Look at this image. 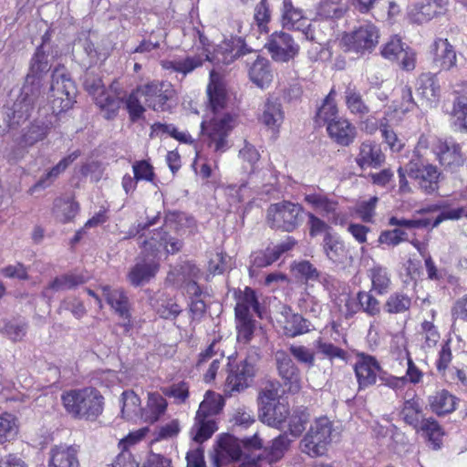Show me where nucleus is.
<instances>
[{
    "mask_svg": "<svg viewBox=\"0 0 467 467\" xmlns=\"http://www.w3.org/2000/svg\"><path fill=\"white\" fill-rule=\"evenodd\" d=\"M207 93L213 116L202 121V134L208 148L214 153L222 154L230 148L228 137L238 120L235 115L221 112L227 102V91L214 69L210 73Z\"/></svg>",
    "mask_w": 467,
    "mask_h": 467,
    "instance_id": "obj_1",
    "label": "nucleus"
},
{
    "mask_svg": "<svg viewBox=\"0 0 467 467\" xmlns=\"http://www.w3.org/2000/svg\"><path fill=\"white\" fill-rule=\"evenodd\" d=\"M181 246V242L168 236L165 232H154L149 240L143 242V258L130 271V282L134 285H140L150 281L158 270V262L167 254L178 252Z\"/></svg>",
    "mask_w": 467,
    "mask_h": 467,
    "instance_id": "obj_2",
    "label": "nucleus"
},
{
    "mask_svg": "<svg viewBox=\"0 0 467 467\" xmlns=\"http://www.w3.org/2000/svg\"><path fill=\"white\" fill-rule=\"evenodd\" d=\"M61 402L67 413L78 420H95L104 409V398L94 388L64 391Z\"/></svg>",
    "mask_w": 467,
    "mask_h": 467,
    "instance_id": "obj_3",
    "label": "nucleus"
},
{
    "mask_svg": "<svg viewBox=\"0 0 467 467\" xmlns=\"http://www.w3.org/2000/svg\"><path fill=\"white\" fill-rule=\"evenodd\" d=\"M49 69L47 57L45 53L38 48L34 55L30 71L26 76V84L23 87L20 97L13 106V124H19L21 120L26 119L31 113L36 100V94L33 93V88L36 84L38 86V80L42 74Z\"/></svg>",
    "mask_w": 467,
    "mask_h": 467,
    "instance_id": "obj_4",
    "label": "nucleus"
},
{
    "mask_svg": "<svg viewBox=\"0 0 467 467\" xmlns=\"http://www.w3.org/2000/svg\"><path fill=\"white\" fill-rule=\"evenodd\" d=\"M77 87L63 67H57L52 74V81L47 99L52 112L59 114L70 109L76 102Z\"/></svg>",
    "mask_w": 467,
    "mask_h": 467,
    "instance_id": "obj_5",
    "label": "nucleus"
},
{
    "mask_svg": "<svg viewBox=\"0 0 467 467\" xmlns=\"http://www.w3.org/2000/svg\"><path fill=\"white\" fill-rule=\"evenodd\" d=\"M333 431V425L328 418L316 419L301 441L302 451L312 458L325 455L332 441Z\"/></svg>",
    "mask_w": 467,
    "mask_h": 467,
    "instance_id": "obj_6",
    "label": "nucleus"
},
{
    "mask_svg": "<svg viewBox=\"0 0 467 467\" xmlns=\"http://www.w3.org/2000/svg\"><path fill=\"white\" fill-rule=\"evenodd\" d=\"M258 302L253 289L245 287L243 294L238 297L235 306L237 340L240 343L247 344L251 341L256 328L252 319L251 312L258 313Z\"/></svg>",
    "mask_w": 467,
    "mask_h": 467,
    "instance_id": "obj_7",
    "label": "nucleus"
},
{
    "mask_svg": "<svg viewBox=\"0 0 467 467\" xmlns=\"http://www.w3.org/2000/svg\"><path fill=\"white\" fill-rule=\"evenodd\" d=\"M304 210L300 204L288 201L271 204L267 210V221L273 228L292 232L302 222Z\"/></svg>",
    "mask_w": 467,
    "mask_h": 467,
    "instance_id": "obj_8",
    "label": "nucleus"
},
{
    "mask_svg": "<svg viewBox=\"0 0 467 467\" xmlns=\"http://www.w3.org/2000/svg\"><path fill=\"white\" fill-rule=\"evenodd\" d=\"M379 32L371 23H364L353 31L346 33L341 39L342 44L349 51L363 54L371 52L379 43Z\"/></svg>",
    "mask_w": 467,
    "mask_h": 467,
    "instance_id": "obj_9",
    "label": "nucleus"
},
{
    "mask_svg": "<svg viewBox=\"0 0 467 467\" xmlns=\"http://www.w3.org/2000/svg\"><path fill=\"white\" fill-rule=\"evenodd\" d=\"M226 379V390L230 393L241 392L254 381L257 372V358L247 357L240 362L232 365Z\"/></svg>",
    "mask_w": 467,
    "mask_h": 467,
    "instance_id": "obj_10",
    "label": "nucleus"
},
{
    "mask_svg": "<svg viewBox=\"0 0 467 467\" xmlns=\"http://www.w3.org/2000/svg\"><path fill=\"white\" fill-rule=\"evenodd\" d=\"M139 92H141L144 102L157 111L168 109L167 103L175 95V90L171 84L157 81L140 86Z\"/></svg>",
    "mask_w": 467,
    "mask_h": 467,
    "instance_id": "obj_11",
    "label": "nucleus"
},
{
    "mask_svg": "<svg viewBox=\"0 0 467 467\" xmlns=\"http://www.w3.org/2000/svg\"><path fill=\"white\" fill-rule=\"evenodd\" d=\"M265 47L275 61L287 62L293 59L299 51V46L293 37L283 31L273 33Z\"/></svg>",
    "mask_w": 467,
    "mask_h": 467,
    "instance_id": "obj_12",
    "label": "nucleus"
},
{
    "mask_svg": "<svg viewBox=\"0 0 467 467\" xmlns=\"http://www.w3.org/2000/svg\"><path fill=\"white\" fill-rule=\"evenodd\" d=\"M408 175L414 179L426 193H432L438 190L440 172L432 164L410 161L408 164Z\"/></svg>",
    "mask_w": 467,
    "mask_h": 467,
    "instance_id": "obj_13",
    "label": "nucleus"
},
{
    "mask_svg": "<svg viewBox=\"0 0 467 467\" xmlns=\"http://www.w3.org/2000/svg\"><path fill=\"white\" fill-rule=\"evenodd\" d=\"M381 55L389 60L397 61L405 70H412L415 67L416 54L406 46L401 39L394 36L381 47Z\"/></svg>",
    "mask_w": 467,
    "mask_h": 467,
    "instance_id": "obj_14",
    "label": "nucleus"
},
{
    "mask_svg": "<svg viewBox=\"0 0 467 467\" xmlns=\"http://www.w3.org/2000/svg\"><path fill=\"white\" fill-rule=\"evenodd\" d=\"M304 201L315 211L327 216L331 223L343 225L346 223V216L337 213V202L327 198L320 191H310L304 195Z\"/></svg>",
    "mask_w": 467,
    "mask_h": 467,
    "instance_id": "obj_15",
    "label": "nucleus"
},
{
    "mask_svg": "<svg viewBox=\"0 0 467 467\" xmlns=\"http://www.w3.org/2000/svg\"><path fill=\"white\" fill-rule=\"evenodd\" d=\"M281 23L284 27L301 31L306 39L314 40L315 35L303 10L293 5L291 0H283Z\"/></svg>",
    "mask_w": 467,
    "mask_h": 467,
    "instance_id": "obj_16",
    "label": "nucleus"
},
{
    "mask_svg": "<svg viewBox=\"0 0 467 467\" xmlns=\"http://www.w3.org/2000/svg\"><path fill=\"white\" fill-rule=\"evenodd\" d=\"M447 0H422L408 6L407 16L411 23L424 24L445 11Z\"/></svg>",
    "mask_w": 467,
    "mask_h": 467,
    "instance_id": "obj_17",
    "label": "nucleus"
},
{
    "mask_svg": "<svg viewBox=\"0 0 467 467\" xmlns=\"http://www.w3.org/2000/svg\"><path fill=\"white\" fill-rule=\"evenodd\" d=\"M85 88L93 96L97 105L105 111V118L111 119L117 114L120 101L117 98L109 97L100 78H87Z\"/></svg>",
    "mask_w": 467,
    "mask_h": 467,
    "instance_id": "obj_18",
    "label": "nucleus"
},
{
    "mask_svg": "<svg viewBox=\"0 0 467 467\" xmlns=\"http://www.w3.org/2000/svg\"><path fill=\"white\" fill-rule=\"evenodd\" d=\"M275 361L278 374L283 379L284 385L291 393L298 392L301 388V377L297 367L291 358L283 350L276 351Z\"/></svg>",
    "mask_w": 467,
    "mask_h": 467,
    "instance_id": "obj_19",
    "label": "nucleus"
},
{
    "mask_svg": "<svg viewBox=\"0 0 467 467\" xmlns=\"http://www.w3.org/2000/svg\"><path fill=\"white\" fill-rule=\"evenodd\" d=\"M467 210L462 207L449 209L443 211L439 216H437L433 221L431 219H398L396 217H391L389 219V225L403 227L406 229H413V228H427L431 225V227L438 226L441 222L445 220H458L462 216H465Z\"/></svg>",
    "mask_w": 467,
    "mask_h": 467,
    "instance_id": "obj_20",
    "label": "nucleus"
},
{
    "mask_svg": "<svg viewBox=\"0 0 467 467\" xmlns=\"http://www.w3.org/2000/svg\"><path fill=\"white\" fill-rule=\"evenodd\" d=\"M244 47L242 36H232L231 39L224 40L219 45L213 54L208 52L205 59L217 65H228L244 54Z\"/></svg>",
    "mask_w": 467,
    "mask_h": 467,
    "instance_id": "obj_21",
    "label": "nucleus"
},
{
    "mask_svg": "<svg viewBox=\"0 0 467 467\" xmlns=\"http://www.w3.org/2000/svg\"><path fill=\"white\" fill-rule=\"evenodd\" d=\"M354 371L359 388H367L376 383L380 366L374 357L361 353L357 355Z\"/></svg>",
    "mask_w": 467,
    "mask_h": 467,
    "instance_id": "obj_22",
    "label": "nucleus"
},
{
    "mask_svg": "<svg viewBox=\"0 0 467 467\" xmlns=\"http://www.w3.org/2000/svg\"><path fill=\"white\" fill-rule=\"evenodd\" d=\"M276 325L288 337H296L309 330L308 324L300 315L292 312L291 308L283 306L275 317Z\"/></svg>",
    "mask_w": 467,
    "mask_h": 467,
    "instance_id": "obj_23",
    "label": "nucleus"
},
{
    "mask_svg": "<svg viewBox=\"0 0 467 467\" xmlns=\"http://www.w3.org/2000/svg\"><path fill=\"white\" fill-rule=\"evenodd\" d=\"M242 452L241 441L235 437L224 434L220 437L214 449L213 461L217 467L239 459Z\"/></svg>",
    "mask_w": 467,
    "mask_h": 467,
    "instance_id": "obj_24",
    "label": "nucleus"
},
{
    "mask_svg": "<svg viewBox=\"0 0 467 467\" xmlns=\"http://www.w3.org/2000/svg\"><path fill=\"white\" fill-rule=\"evenodd\" d=\"M47 467H79L78 448L67 444L53 446L48 452Z\"/></svg>",
    "mask_w": 467,
    "mask_h": 467,
    "instance_id": "obj_25",
    "label": "nucleus"
},
{
    "mask_svg": "<svg viewBox=\"0 0 467 467\" xmlns=\"http://www.w3.org/2000/svg\"><path fill=\"white\" fill-rule=\"evenodd\" d=\"M295 245V241L288 238L280 244L269 246L265 250L254 252L251 255L252 267L262 268L266 267L276 261L280 255L290 250Z\"/></svg>",
    "mask_w": 467,
    "mask_h": 467,
    "instance_id": "obj_26",
    "label": "nucleus"
},
{
    "mask_svg": "<svg viewBox=\"0 0 467 467\" xmlns=\"http://www.w3.org/2000/svg\"><path fill=\"white\" fill-rule=\"evenodd\" d=\"M416 94L422 104L432 107L440 98V85L434 75L422 74L417 80Z\"/></svg>",
    "mask_w": 467,
    "mask_h": 467,
    "instance_id": "obj_27",
    "label": "nucleus"
},
{
    "mask_svg": "<svg viewBox=\"0 0 467 467\" xmlns=\"http://www.w3.org/2000/svg\"><path fill=\"white\" fill-rule=\"evenodd\" d=\"M259 121L273 134L276 135L279 132V129L284 121V112L277 99H267L262 108Z\"/></svg>",
    "mask_w": 467,
    "mask_h": 467,
    "instance_id": "obj_28",
    "label": "nucleus"
},
{
    "mask_svg": "<svg viewBox=\"0 0 467 467\" xmlns=\"http://www.w3.org/2000/svg\"><path fill=\"white\" fill-rule=\"evenodd\" d=\"M384 161L385 155L377 143L368 140L360 144L356 162L361 169L379 168Z\"/></svg>",
    "mask_w": 467,
    "mask_h": 467,
    "instance_id": "obj_29",
    "label": "nucleus"
},
{
    "mask_svg": "<svg viewBox=\"0 0 467 467\" xmlns=\"http://www.w3.org/2000/svg\"><path fill=\"white\" fill-rule=\"evenodd\" d=\"M433 64L440 69L450 70L457 62L453 47L446 38H438L432 45Z\"/></svg>",
    "mask_w": 467,
    "mask_h": 467,
    "instance_id": "obj_30",
    "label": "nucleus"
},
{
    "mask_svg": "<svg viewBox=\"0 0 467 467\" xmlns=\"http://www.w3.org/2000/svg\"><path fill=\"white\" fill-rule=\"evenodd\" d=\"M327 130L329 137L342 146L352 143L357 135L355 126L343 117L329 123Z\"/></svg>",
    "mask_w": 467,
    "mask_h": 467,
    "instance_id": "obj_31",
    "label": "nucleus"
},
{
    "mask_svg": "<svg viewBox=\"0 0 467 467\" xmlns=\"http://www.w3.org/2000/svg\"><path fill=\"white\" fill-rule=\"evenodd\" d=\"M216 342L213 341L207 349L200 354L197 367L199 369H203L206 363L210 360L207 370L203 374V379L206 382H211L215 379V376L221 368V362L223 358V353H218L215 350Z\"/></svg>",
    "mask_w": 467,
    "mask_h": 467,
    "instance_id": "obj_32",
    "label": "nucleus"
},
{
    "mask_svg": "<svg viewBox=\"0 0 467 467\" xmlns=\"http://www.w3.org/2000/svg\"><path fill=\"white\" fill-rule=\"evenodd\" d=\"M102 292L106 296L107 302L112 309L123 319V326H130V310L128 298L124 292L119 289H111L108 285L101 286Z\"/></svg>",
    "mask_w": 467,
    "mask_h": 467,
    "instance_id": "obj_33",
    "label": "nucleus"
},
{
    "mask_svg": "<svg viewBox=\"0 0 467 467\" xmlns=\"http://www.w3.org/2000/svg\"><path fill=\"white\" fill-rule=\"evenodd\" d=\"M166 400L158 392H150L146 406L142 408L141 420L147 423L158 421L167 410Z\"/></svg>",
    "mask_w": 467,
    "mask_h": 467,
    "instance_id": "obj_34",
    "label": "nucleus"
},
{
    "mask_svg": "<svg viewBox=\"0 0 467 467\" xmlns=\"http://www.w3.org/2000/svg\"><path fill=\"white\" fill-rule=\"evenodd\" d=\"M121 417L127 421L141 420L142 408L140 397L132 390L124 391L119 400Z\"/></svg>",
    "mask_w": 467,
    "mask_h": 467,
    "instance_id": "obj_35",
    "label": "nucleus"
},
{
    "mask_svg": "<svg viewBox=\"0 0 467 467\" xmlns=\"http://www.w3.org/2000/svg\"><path fill=\"white\" fill-rule=\"evenodd\" d=\"M260 418L264 423L275 428H283L289 415V410L285 403L277 401V404L265 406L259 409Z\"/></svg>",
    "mask_w": 467,
    "mask_h": 467,
    "instance_id": "obj_36",
    "label": "nucleus"
},
{
    "mask_svg": "<svg viewBox=\"0 0 467 467\" xmlns=\"http://www.w3.org/2000/svg\"><path fill=\"white\" fill-rule=\"evenodd\" d=\"M203 58L200 56L174 57L161 62L162 68L171 72L182 74L185 77L202 64Z\"/></svg>",
    "mask_w": 467,
    "mask_h": 467,
    "instance_id": "obj_37",
    "label": "nucleus"
},
{
    "mask_svg": "<svg viewBox=\"0 0 467 467\" xmlns=\"http://www.w3.org/2000/svg\"><path fill=\"white\" fill-rule=\"evenodd\" d=\"M457 398L445 389L436 391L429 397L431 410L437 415L453 412L457 407Z\"/></svg>",
    "mask_w": 467,
    "mask_h": 467,
    "instance_id": "obj_38",
    "label": "nucleus"
},
{
    "mask_svg": "<svg viewBox=\"0 0 467 467\" xmlns=\"http://www.w3.org/2000/svg\"><path fill=\"white\" fill-rule=\"evenodd\" d=\"M251 81L260 88H267L273 80L269 61L258 57L249 69Z\"/></svg>",
    "mask_w": 467,
    "mask_h": 467,
    "instance_id": "obj_39",
    "label": "nucleus"
},
{
    "mask_svg": "<svg viewBox=\"0 0 467 467\" xmlns=\"http://www.w3.org/2000/svg\"><path fill=\"white\" fill-rule=\"evenodd\" d=\"M396 96H399L400 99H396L392 102L391 108L395 113V116L390 119H396L397 120L400 119V118L407 112L412 110L415 107V102L412 99L411 89L408 87L400 86L395 89Z\"/></svg>",
    "mask_w": 467,
    "mask_h": 467,
    "instance_id": "obj_40",
    "label": "nucleus"
},
{
    "mask_svg": "<svg viewBox=\"0 0 467 467\" xmlns=\"http://www.w3.org/2000/svg\"><path fill=\"white\" fill-rule=\"evenodd\" d=\"M19 420L10 412L0 413V445L14 441L19 433Z\"/></svg>",
    "mask_w": 467,
    "mask_h": 467,
    "instance_id": "obj_41",
    "label": "nucleus"
},
{
    "mask_svg": "<svg viewBox=\"0 0 467 467\" xmlns=\"http://www.w3.org/2000/svg\"><path fill=\"white\" fill-rule=\"evenodd\" d=\"M323 249L327 257L333 262L341 261L347 254L343 241L332 233H327L324 236Z\"/></svg>",
    "mask_w": 467,
    "mask_h": 467,
    "instance_id": "obj_42",
    "label": "nucleus"
},
{
    "mask_svg": "<svg viewBox=\"0 0 467 467\" xmlns=\"http://www.w3.org/2000/svg\"><path fill=\"white\" fill-rule=\"evenodd\" d=\"M216 430V424L213 420L202 416L197 412L195 422L191 430L192 439L196 442H202L208 440Z\"/></svg>",
    "mask_w": 467,
    "mask_h": 467,
    "instance_id": "obj_43",
    "label": "nucleus"
},
{
    "mask_svg": "<svg viewBox=\"0 0 467 467\" xmlns=\"http://www.w3.org/2000/svg\"><path fill=\"white\" fill-rule=\"evenodd\" d=\"M440 162L451 167L462 161L460 146L455 143L441 142L435 150Z\"/></svg>",
    "mask_w": 467,
    "mask_h": 467,
    "instance_id": "obj_44",
    "label": "nucleus"
},
{
    "mask_svg": "<svg viewBox=\"0 0 467 467\" xmlns=\"http://www.w3.org/2000/svg\"><path fill=\"white\" fill-rule=\"evenodd\" d=\"M337 113L336 92L331 89L317 113V121L327 124V127L329 123L340 118Z\"/></svg>",
    "mask_w": 467,
    "mask_h": 467,
    "instance_id": "obj_45",
    "label": "nucleus"
},
{
    "mask_svg": "<svg viewBox=\"0 0 467 467\" xmlns=\"http://www.w3.org/2000/svg\"><path fill=\"white\" fill-rule=\"evenodd\" d=\"M78 212V204L70 199H57L54 202L53 214L63 223L70 222Z\"/></svg>",
    "mask_w": 467,
    "mask_h": 467,
    "instance_id": "obj_46",
    "label": "nucleus"
},
{
    "mask_svg": "<svg viewBox=\"0 0 467 467\" xmlns=\"http://www.w3.org/2000/svg\"><path fill=\"white\" fill-rule=\"evenodd\" d=\"M51 121H36L24 133L22 143L26 146H32L35 143L44 140L50 129Z\"/></svg>",
    "mask_w": 467,
    "mask_h": 467,
    "instance_id": "obj_47",
    "label": "nucleus"
},
{
    "mask_svg": "<svg viewBox=\"0 0 467 467\" xmlns=\"http://www.w3.org/2000/svg\"><path fill=\"white\" fill-rule=\"evenodd\" d=\"M345 12L341 0H321L317 8V16L322 19L339 18Z\"/></svg>",
    "mask_w": 467,
    "mask_h": 467,
    "instance_id": "obj_48",
    "label": "nucleus"
},
{
    "mask_svg": "<svg viewBox=\"0 0 467 467\" xmlns=\"http://www.w3.org/2000/svg\"><path fill=\"white\" fill-rule=\"evenodd\" d=\"M78 154L73 152L62 159L55 167L47 171L43 178L35 185L34 188L47 187L54 182L77 158Z\"/></svg>",
    "mask_w": 467,
    "mask_h": 467,
    "instance_id": "obj_49",
    "label": "nucleus"
},
{
    "mask_svg": "<svg viewBox=\"0 0 467 467\" xmlns=\"http://www.w3.org/2000/svg\"><path fill=\"white\" fill-rule=\"evenodd\" d=\"M223 407V397L215 392L207 391L197 412L202 414V416L208 417L209 415L219 413Z\"/></svg>",
    "mask_w": 467,
    "mask_h": 467,
    "instance_id": "obj_50",
    "label": "nucleus"
},
{
    "mask_svg": "<svg viewBox=\"0 0 467 467\" xmlns=\"http://www.w3.org/2000/svg\"><path fill=\"white\" fill-rule=\"evenodd\" d=\"M420 431L433 449L437 450L441 447L443 431L437 421L431 419L424 420L421 422Z\"/></svg>",
    "mask_w": 467,
    "mask_h": 467,
    "instance_id": "obj_51",
    "label": "nucleus"
},
{
    "mask_svg": "<svg viewBox=\"0 0 467 467\" xmlns=\"http://www.w3.org/2000/svg\"><path fill=\"white\" fill-rule=\"evenodd\" d=\"M368 275L371 280L372 290L378 294L386 293L390 284L388 271L382 266L375 265L369 270Z\"/></svg>",
    "mask_w": 467,
    "mask_h": 467,
    "instance_id": "obj_52",
    "label": "nucleus"
},
{
    "mask_svg": "<svg viewBox=\"0 0 467 467\" xmlns=\"http://www.w3.org/2000/svg\"><path fill=\"white\" fill-rule=\"evenodd\" d=\"M451 123L459 131H467V103L462 99H457L451 112Z\"/></svg>",
    "mask_w": 467,
    "mask_h": 467,
    "instance_id": "obj_53",
    "label": "nucleus"
},
{
    "mask_svg": "<svg viewBox=\"0 0 467 467\" xmlns=\"http://www.w3.org/2000/svg\"><path fill=\"white\" fill-rule=\"evenodd\" d=\"M346 105L350 113L364 116L368 112V108L363 101L361 95L355 89L348 88L345 95Z\"/></svg>",
    "mask_w": 467,
    "mask_h": 467,
    "instance_id": "obj_54",
    "label": "nucleus"
},
{
    "mask_svg": "<svg viewBox=\"0 0 467 467\" xmlns=\"http://www.w3.org/2000/svg\"><path fill=\"white\" fill-rule=\"evenodd\" d=\"M88 277L82 275H65L56 278L49 288L55 291L72 289L88 281Z\"/></svg>",
    "mask_w": 467,
    "mask_h": 467,
    "instance_id": "obj_55",
    "label": "nucleus"
},
{
    "mask_svg": "<svg viewBox=\"0 0 467 467\" xmlns=\"http://www.w3.org/2000/svg\"><path fill=\"white\" fill-rule=\"evenodd\" d=\"M401 415L403 420L410 425L417 428L421 418V408L416 399H411L404 402Z\"/></svg>",
    "mask_w": 467,
    "mask_h": 467,
    "instance_id": "obj_56",
    "label": "nucleus"
},
{
    "mask_svg": "<svg viewBox=\"0 0 467 467\" xmlns=\"http://www.w3.org/2000/svg\"><path fill=\"white\" fill-rule=\"evenodd\" d=\"M156 311L162 318H174L182 311V306L174 298H161L156 306Z\"/></svg>",
    "mask_w": 467,
    "mask_h": 467,
    "instance_id": "obj_57",
    "label": "nucleus"
},
{
    "mask_svg": "<svg viewBox=\"0 0 467 467\" xmlns=\"http://www.w3.org/2000/svg\"><path fill=\"white\" fill-rule=\"evenodd\" d=\"M379 130L383 141L389 149L394 153L400 152L405 144L397 133L387 124H381Z\"/></svg>",
    "mask_w": 467,
    "mask_h": 467,
    "instance_id": "obj_58",
    "label": "nucleus"
},
{
    "mask_svg": "<svg viewBox=\"0 0 467 467\" xmlns=\"http://www.w3.org/2000/svg\"><path fill=\"white\" fill-rule=\"evenodd\" d=\"M192 168L197 175L202 179H207L212 174V161L208 159L207 155L202 150L196 149Z\"/></svg>",
    "mask_w": 467,
    "mask_h": 467,
    "instance_id": "obj_59",
    "label": "nucleus"
},
{
    "mask_svg": "<svg viewBox=\"0 0 467 467\" xmlns=\"http://www.w3.org/2000/svg\"><path fill=\"white\" fill-rule=\"evenodd\" d=\"M288 430L294 437H298L305 430V424L307 421L308 414L304 410H295L292 414L289 413Z\"/></svg>",
    "mask_w": 467,
    "mask_h": 467,
    "instance_id": "obj_60",
    "label": "nucleus"
},
{
    "mask_svg": "<svg viewBox=\"0 0 467 467\" xmlns=\"http://www.w3.org/2000/svg\"><path fill=\"white\" fill-rule=\"evenodd\" d=\"M141 92H139V87L132 91L127 99L126 106L129 111L130 119L136 121L144 113L145 109L142 106L140 98H141Z\"/></svg>",
    "mask_w": 467,
    "mask_h": 467,
    "instance_id": "obj_61",
    "label": "nucleus"
},
{
    "mask_svg": "<svg viewBox=\"0 0 467 467\" xmlns=\"http://www.w3.org/2000/svg\"><path fill=\"white\" fill-rule=\"evenodd\" d=\"M254 17L260 32L267 33V24L271 20V12L266 0H261L255 6Z\"/></svg>",
    "mask_w": 467,
    "mask_h": 467,
    "instance_id": "obj_62",
    "label": "nucleus"
},
{
    "mask_svg": "<svg viewBox=\"0 0 467 467\" xmlns=\"http://www.w3.org/2000/svg\"><path fill=\"white\" fill-rule=\"evenodd\" d=\"M291 441L285 435H280L273 441L268 452L269 462H275L280 460L287 451Z\"/></svg>",
    "mask_w": 467,
    "mask_h": 467,
    "instance_id": "obj_63",
    "label": "nucleus"
},
{
    "mask_svg": "<svg viewBox=\"0 0 467 467\" xmlns=\"http://www.w3.org/2000/svg\"><path fill=\"white\" fill-rule=\"evenodd\" d=\"M390 351L397 355L398 358H406L410 356L408 350V341L403 331L392 336L390 341Z\"/></svg>",
    "mask_w": 467,
    "mask_h": 467,
    "instance_id": "obj_64",
    "label": "nucleus"
}]
</instances>
